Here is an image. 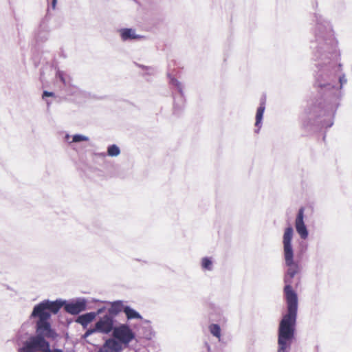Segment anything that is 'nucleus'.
<instances>
[{"instance_id":"1","label":"nucleus","mask_w":352,"mask_h":352,"mask_svg":"<svg viewBox=\"0 0 352 352\" xmlns=\"http://www.w3.org/2000/svg\"><path fill=\"white\" fill-rule=\"evenodd\" d=\"M316 61L318 70L316 75V86L325 91H333V98L329 102H320L309 107L305 113L309 119L323 118L320 121L326 128L333 124V118L338 108L337 96L334 91L336 73L341 65L333 63L338 55L337 41L334 37L331 24L327 21L318 22L315 29V41L312 42Z\"/></svg>"},{"instance_id":"2","label":"nucleus","mask_w":352,"mask_h":352,"mask_svg":"<svg viewBox=\"0 0 352 352\" xmlns=\"http://www.w3.org/2000/svg\"><path fill=\"white\" fill-rule=\"evenodd\" d=\"M294 229L287 227L283 236V255L287 267L283 278V289L287 303V313L283 316L278 326V352H287L291 341L294 338L298 312V296L292 288L293 278L300 272L299 264L294 261L292 246Z\"/></svg>"},{"instance_id":"3","label":"nucleus","mask_w":352,"mask_h":352,"mask_svg":"<svg viewBox=\"0 0 352 352\" xmlns=\"http://www.w3.org/2000/svg\"><path fill=\"white\" fill-rule=\"evenodd\" d=\"M63 304L64 302L61 299L54 301L44 300L34 307L30 318H38L37 321L49 320L51 314H57Z\"/></svg>"},{"instance_id":"4","label":"nucleus","mask_w":352,"mask_h":352,"mask_svg":"<svg viewBox=\"0 0 352 352\" xmlns=\"http://www.w3.org/2000/svg\"><path fill=\"white\" fill-rule=\"evenodd\" d=\"M50 342L40 336H31L22 342L21 346L17 349L18 352H44L49 346Z\"/></svg>"},{"instance_id":"5","label":"nucleus","mask_w":352,"mask_h":352,"mask_svg":"<svg viewBox=\"0 0 352 352\" xmlns=\"http://www.w3.org/2000/svg\"><path fill=\"white\" fill-rule=\"evenodd\" d=\"M50 342L40 336H31L22 342L21 346L17 349L18 352H44L49 346Z\"/></svg>"},{"instance_id":"6","label":"nucleus","mask_w":352,"mask_h":352,"mask_svg":"<svg viewBox=\"0 0 352 352\" xmlns=\"http://www.w3.org/2000/svg\"><path fill=\"white\" fill-rule=\"evenodd\" d=\"M36 336L43 339L50 338L54 340L58 337L56 331L52 328L49 320L36 321Z\"/></svg>"},{"instance_id":"7","label":"nucleus","mask_w":352,"mask_h":352,"mask_svg":"<svg viewBox=\"0 0 352 352\" xmlns=\"http://www.w3.org/2000/svg\"><path fill=\"white\" fill-rule=\"evenodd\" d=\"M115 319L109 314H105L101 317L95 324V329L97 333L103 334H109L111 331L113 332Z\"/></svg>"},{"instance_id":"8","label":"nucleus","mask_w":352,"mask_h":352,"mask_svg":"<svg viewBox=\"0 0 352 352\" xmlns=\"http://www.w3.org/2000/svg\"><path fill=\"white\" fill-rule=\"evenodd\" d=\"M113 336L124 344H128L135 338V334L127 324H121L116 327Z\"/></svg>"},{"instance_id":"9","label":"nucleus","mask_w":352,"mask_h":352,"mask_svg":"<svg viewBox=\"0 0 352 352\" xmlns=\"http://www.w3.org/2000/svg\"><path fill=\"white\" fill-rule=\"evenodd\" d=\"M295 228L296 230V232L299 234L300 237L305 240L307 239L309 235V232L307 228L306 225L304 222V208H300L298 210L297 216L295 219Z\"/></svg>"},{"instance_id":"10","label":"nucleus","mask_w":352,"mask_h":352,"mask_svg":"<svg viewBox=\"0 0 352 352\" xmlns=\"http://www.w3.org/2000/svg\"><path fill=\"white\" fill-rule=\"evenodd\" d=\"M63 302H64L65 310L72 315H77L86 309L87 301L83 298L75 302H67L65 300Z\"/></svg>"},{"instance_id":"11","label":"nucleus","mask_w":352,"mask_h":352,"mask_svg":"<svg viewBox=\"0 0 352 352\" xmlns=\"http://www.w3.org/2000/svg\"><path fill=\"white\" fill-rule=\"evenodd\" d=\"M122 342L113 338H109L102 346L101 351L104 352H121L122 351Z\"/></svg>"},{"instance_id":"12","label":"nucleus","mask_w":352,"mask_h":352,"mask_svg":"<svg viewBox=\"0 0 352 352\" xmlns=\"http://www.w3.org/2000/svg\"><path fill=\"white\" fill-rule=\"evenodd\" d=\"M121 39L123 41L140 39L142 36L137 34L135 30L133 28H122L119 30Z\"/></svg>"},{"instance_id":"13","label":"nucleus","mask_w":352,"mask_h":352,"mask_svg":"<svg viewBox=\"0 0 352 352\" xmlns=\"http://www.w3.org/2000/svg\"><path fill=\"white\" fill-rule=\"evenodd\" d=\"M126 305H124V302L122 300H116L111 303V307L108 309V314L110 316H112L113 318L117 316L120 312L123 311L124 307Z\"/></svg>"},{"instance_id":"14","label":"nucleus","mask_w":352,"mask_h":352,"mask_svg":"<svg viewBox=\"0 0 352 352\" xmlns=\"http://www.w3.org/2000/svg\"><path fill=\"white\" fill-rule=\"evenodd\" d=\"M96 318V314L94 312H89L82 315H80L76 322L80 324L83 328H86L89 323L93 321Z\"/></svg>"},{"instance_id":"15","label":"nucleus","mask_w":352,"mask_h":352,"mask_svg":"<svg viewBox=\"0 0 352 352\" xmlns=\"http://www.w3.org/2000/svg\"><path fill=\"white\" fill-rule=\"evenodd\" d=\"M265 109V100L261 101L260 106L257 109L256 113V122L255 126L258 128L257 130L255 131L256 133H258L259 131V129L261 127L262 125V120L263 113Z\"/></svg>"},{"instance_id":"16","label":"nucleus","mask_w":352,"mask_h":352,"mask_svg":"<svg viewBox=\"0 0 352 352\" xmlns=\"http://www.w3.org/2000/svg\"><path fill=\"white\" fill-rule=\"evenodd\" d=\"M124 313L125 314L128 320L142 319V316L140 314V313L128 305L124 307Z\"/></svg>"},{"instance_id":"17","label":"nucleus","mask_w":352,"mask_h":352,"mask_svg":"<svg viewBox=\"0 0 352 352\" xmlns=\"http://www.w3.org/2000/svg\"><path fill=\"white\" fill-rule=\"evenodd\" d=\"M49 32L47 24L45 20H43L39 26L38 32V37L41 40L46 39V34Z\"/></svg>"},{"instance_id":"18","label":"nucleus","mask_w":352,"mask_h":352,"mask_svg":"<svg viewBox=\"0 0 352 352\" xmlns=\"http://www.w3.org/2000/svg\"><path fill=\"white\" fill-rule=\"evenodd\" d=\"M208 329H209L210 333L213 336L217 338L219 341H221V330L220 326L219 324H211L208 327Z\"/></svg>"},{"instance_id":"19","label":"nucleus","mask_w":352,"mask_h":352,"mask_svg":"<svg viewBox=\"0 0 352 352\" xmlns=\"http://www.w3.org/2000/svg\"><path fill=\"white\" fill-rule=\"evenodd\" d=\"M201 265L203 270L212 271L213 270V262L211 258L204 257L201 259Z\"/></svg>"},{"instance_id":"20","label":"nucleus","mask_w":352,"mask_h":352,"mask_svg":"<svg viewBox=\"0 0 352 352\" xmlns=\"http://www.w3.org/2000/svg\"><path fill=\"white\" fill-rule=\"evenodd\" d=\"M120 154V149L116 144L109 145L107 148V155L109 157H117Z\"/></svg>"},{"instance_id":"21","label":"nucleus","mask_w":352,"mask_h":352,"mask_svg":"<svg viewBox=\"0 0 352 352\" xmlns=\"http://www.w3.org/2000/svg\"><path fill=\"white\" fill-rule=\"evenodd\" d=\"M168 77L169 78L170 83L177 87V89H178L179 92L181 94V98H182V96H183V90H182L183 86H182V83L180 82H179L176 78L171 76L170 74H168Z\"/></svg>"},{"instance_id":"22","label":"nucleus","mask_w":352,"mask_h":352,"mask_svg":"<svg viewBox=\"0 0 352 352\" xmlns=\"http://www.w3.org/2000/svg\"><path fill=\"white\" fill-rule=\"evenodd\" d=\"M89 138L86 135L81 134H75L72 136V140L69 142V144L72 142H80L82 141H88Z\"/></svg>"},{"instance_id":"23","label":"nucleus","mask_w":352,"mask_h":352,"mask_svg":"<svg viewBox=\"0 0 352 352\" xmlns=\"http://www.w3.org/2000/svg\"><path fill=\"white\" fill-rule=\"evenodd\" d=\"M56 76L65 85H69V82L67 80L65 73L60 70H58Z\"/></svg>"},{"instance_id":"24","label":"nucleus","mask_w":352,"mask_h":352,"mask_svg":"<svg viewBox=\"0 0 352 352\" xmlns=\"http://www.w3.org/2000/svg\"><path fill=\"white\" fill-rule=\"evenodd\" d=\"M97 333L95 327L89 329L87 330V331L85 333V334L82 336V338L85 339L89 336L92 335L93 333Z\"/></svg>"},{"instance_id":"25","label":"nucleus","mask_w":352,"mask_h":352,"mask_svg":"<svg viewBox=\"0 0 352 352\" xmlns=\"http://www.w3.org/2000/svg\"><path fill=\"white\" fill-rule=\"evenodd\" d=\"M338 80L340 82L339 89H341L342 85L346 82V78H345L344 75H343L342 76H339Z\"/></svg>"},{"instance_id":"26","label":"nucleus","mask_w":352,"mask_h":352,"mask_svg":"<svg viewBox=\"0 0 352 352\" xmlns=\"http://www.w3.org/2000/svg\"><path fill=\"white\" fill-rule=\"evenodd\" d=\"M44 352H63V350L60 349H54L53 350L50 349V344H49V346L46 348L45 351Z\"/></svg>"},{"instance_id":"27","label":"nucleus","mask_w":352,"mask_h":352,"mask_svg":"<svg viewBox=\"0 0 352 352\" xmlns=\"http://www.w3.org/2000/svg\"><path fill=\"white\" fill-rule=\"evenodd\" d=\"M54 96V94L53 92H50V91H44L43 93V98H44L45 97H50V96Z\"/></svg>"},{"instance_id":"28","label":"nucleus","mask_w":352,"mask_h":352,"mask_svg":"<svg viewBox=\"0 0 352 352\" xmlns=\"http://www.w3.org/2000/svg\"><path fill=\"white\" fill-rule=\"evenodd\" d=\"M104 307H102V308L98 309L96 311H93V312L94 314H96V317L98 315L102 314L104 311Z\"/></svg>"},{"instance_id":"29","label":"nucleus","mask_w":352,"mask_h":352,"mask_svg":"<svg viewBox=\"0 0 352 352\" xmlns=\"http://www.w3.org/2000/svg\"><path fill=\"white\" fill-rule=\"evenodd\" d=\"M204 345L206 346L207 351L210 352L211 348H210V346L209 345V344L208 342H206Z\"/></svg>"},{"instance_id":"30","label":"nucleus","mask_w":352,"mask_h":352,"mask_svg":"<svg viewBox=\"0 0 352 352\" xmlns=\"http://www.w3.org/2000/svg\"><path fill=\"white\" fill-rule=\"evenodd\" d=\"M56 2H57V1H56V0H52V8H53V9H55V8H56Z\"/></svg>"},{"instance_id":"31","label":"nucleus","mask_w":352,"mask_h":352,"mask_svg":"<svg viewBox=\"0 0 352 352\" xmlns=\"http://www.w3.org/2000/svg\"><path fill=\"white\" fill-rule=\"evenodd\" d=\"M292 340H293V339ZM291 343H292V341H291ZM290 345H292V344H290ZM290 348H291V346H289V348L288 349L287 352H289ZM278 349H279V344H278L277 352H278Z\"/></svg>"},{"instance_id":"32","label":"nucleus","mask_w":352,"mask_h":352,"mask_svg":"<svg viewBox=\"0 0 352 352\" xmlns=\"http://www.w3.org/2000/svg\"><path fill=\"white\" fill-rule=\"evenodd\" d=\"M69 137H70V136H69V134H67V135H65V140H67L69 138Z\"/></svg>"},{"instance_id":"33","label":"nucleus","mask_w":352,"mask_h":352,"mask_svg":"<svg viewBox=\"0 0 352 352\" xmlns=\"http://www.w3.org/2000/svg\"><path fill=\"white\" fill-rule=\"evenodd\" d=\"M144 322H145V323H149V321H148V320H144Z\"/></svg>"},{"instance_id":"34","label":"nucleus","mask_w":352,"mask_h":352,"mask_svg":"<svg viewBox=\"0 0 352 352\" xmlns=\"http://www.w3.org/2000/svg\"><path fill=\"white\" fill-rule=\"evenodd\" d=\"M142 67H143V68H146V69H148V67H144V66H143Z\"/></svg>"}]
</instances>
